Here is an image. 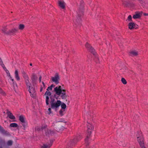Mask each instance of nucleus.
Returning a JSON list of instances; mask_svg holds the SVG:
<instances>
[{
	"label": "nucleus",
	"instance_id": "nucleus-9",
	"mask_svg": "<svg viewBox=\"0 0 148 148\" xmlns=\"http://www.w3.org/2000/svg\"><path fill=\"white\" fill-rule=\"evenodd\" d=\"M45 95H47L46 96V103L47 105H48L49 104V97H48V96H50L51 95V93L50 92L48 91L47 90L45 93Z\"/></svg>",
	"mask_w": 148,
	"mask_h": 148
},
{
	"label": "nucleus",
	"instance_id": "nucleus-41",
	"mask_svg": "<svg viewBox=\"0 0 148 148\" xmlns=\"http://www.w3.org/2000/svg\"><path fill=\"white\" fill-rule=\"evenodd\" d=\"M91 114L90 115H89V114H88L87 115L88 118H90L91 117Z\"/></svg>",
	"mask_w": 148,
	"mask_h": 148
},
{
	"label": "nucleus",
	"instance_id": "nucleus-27",
	"mask_svg": "<svg viewBox=\"0 0 148 148\" xmlns=\"http://www.w3.org/2000/svg\"><path fill=\"white\" fill-rule=\"evenodd\" d=\"M61 107L62 109H65L66 107V105L64 103H63L61 104Z\"/></svg>",
	"mask_w": 148,
	"mask_h": 148
},
{
	"label": "nucleus",
	"instance_id": "nucleus-53",
	"mask_svg": "<svg viewBox=\"0 0 148 148\" xmlns=\"http://www.w3.org/2000/svg\"><path fill=\"white\" fill-rule=\"evenodd\" d=\"M61 112V110H60V112Z\"/></svg>",
	"mask_w": 148,
	"mask_h": 148
},
{
	"label": "nucleus",
	"instance_id": "nucleus-51",
	"mask_svg": "<svg viewBox=\"0 0 148 148\" xmlns=\"http://www.w3.org/2000/svg\"><path fill=\"white\" fill-rule=\"evenodd\" d=\"M0 148H2V147H0Z\"/></svg>",
	"mask_w": 148,
	"mask_h": 148
},
{
	"label": "nucleus",
	"instance_id": "nucleus-42",
	"mask_svg": "<svg viewBox=\"0 0 148 148\" xmlns=\"http://www.w3.org/2000/svg\"><path fill=\"white\" fill-rule=\"evenodd\" d=\"M42 84L43 85V86L44 87H45V85L44 82H42Z\"/></svg>",
	"mask_w": 148,
	"mask_h": 148
},
{
	"label": "nucleus",
	"instance_id": "nucleus-7",
	"mask_svg": "<svg viewBox=\"0 0 148 148\" xmlns=\"http://www.w3.org/2000/svg\"><path fill=\"white\" fill-rule=\"evenodd\" d=\"M85 47L87 48L88 50L91 53H92L94 55H95V53L94 49L87 42L85 45Z\"/></svg>",
	"mask_w": 148,
	"mask_h": 148
},
{
	"label": "nucleus",
	"instance_id": "nucleus-19",
	"mask_svg": "<svg viewBox=\"0 0 148 148\" xmlns=\"http://www.w3.org/2000/svg\"><path fill=\"white\" fill-rule=\"evenodd\" d=\"M37 79V77L36 75L34 74L31 77V79L33 83H35Z\"/></svg>",
	"mask_w": 148,
	"mask_h": 148
},
{
	"label": "nucleus",
	"instance_id": "nucleus-43",
	"mask_svg": "<svg viewBox=\"0 0 148 148\" xmlns=\"http://www.w3.org/2000/svg\"><path fill=\"white\" fill-rule=\"evenodd\" d=\"M13 84L14 85H16V83L15 82H13Z\"/></svg>",
	"mask_w": 148,
	"mask_h": 148
},
{
	"label": "nucleus",
	"instance_id": "nucleus-47",
	"mask_svg": "<svg viewBox=\"0 0 148 148\" xmlns=\"http://www.w3.org/2000/svg\"><path fill=\"white\" fill-rule=\"evenodd\" d=\"M11 79V80H12V81L13 82H14V79Z\"/></svg>",
	"mask_w": 148,
	"mask_h": 148
},
{
	"label": "nucleus",
	"instance_id": "nucleus-24",
	"mask_svg": "<svg viewBox=\"0 0 148 148\" xmlns=\"http://www.w3.org/2000/svg\"><path fill=\"white\" fill-rule=\"evenodd\" d=\"M24 27L25 26L24 25L21 24L19 25V29L20 30H23Z\"/></svg>",
	"mask_w": 148,
	"mask_h": 148
},
{
	"label": "nucleus",
	"instance_id": "nucleus-17",
	"mask_svg": "<svg viewBox=\"0 0 148 148\" xmlns=\"http://www.w3.org/2000/svg\"><path fill=\"white\" fill-rule=\"evenodd\" d=\"M15 77L16 79L19 81L20 79V77L18 75V71L17 70H16L15 72Z\"/></svg>",
	"mask_w": 148,
	"mask_h": 148
},
{
	"label": "nucleus",
	"instance_id": "nucleus-37",
	"mask_svg": "<svg viewBox=\"0 0 148 148\" xmlns=\"http://www.w3.org/2000/svg\"><path fill=\"white\" fill-rule=\"evenodd\" d=\"M46 127L47 126L46 125L42 126L41 127V128L42 129V130H43L45 129Z\"/></svg>",
	"mask_w": 148,
	"mask_h": 148
},
{
	"label": "nucleus",
	"instance_id": "nucleus-6",
	"mask_svg": "<svg viewBox=\"0 0 148 148\" xmlns=\"http://www.w3.org/2000/svg\"><path fill=\"white\" fill-rule=\"evenodd\" d=\"M59 76L58 73H56L54 77H51L52 81L56 84H58L59 83Z\"/></svg>",
	"mask_w": 148,
	"mask_h": 148
},
{
	"label": "nucleus",
	"instance_id": "nucleus-10",
	"mask_svg": "<svg viewBox=\"0 0 148 148\" xmlns=\"http://www.w3.org/2000/svg\"><path fill=\"white\" fill-rule=\"evenodd\" d=\"M49 143H48V144H43V145L41 147V148H50L52 145L53 141L52 140H50Z\"/></svg>",
	"mask_w": 148,
	"mask_h": 148
},
{
	"label": "nucleus",
	"instance_id": "nucleus-22",
	"mask_svg": "<svg viewBox=\"0 0 148 148\" xmlns=\"http://www.w3.org/2000/svg\"><path fill=\"white\" fill-rule=\"evenodd\" d=\"M10 126L11 127H18V125L15 123H12L10 124Z\"/></svg>",
	"mask_w": 148,
	"mask_h": 148
},
{
	"label": "nucleus",
	"instance_id": "nucleus-44",
	"mask_svg": "<svg viewBox=\"0 0 148 148\" xmlns=\"http://www.w3.org/2000/svg\"><path fill=\"white\" fill-rule=\"evenodd\" d=\"M2 130V127L0 125V130Z\"/></svg>",
	"mask_w": 148,
	"mask_h": 148
},
{
	"label": "nucleus",
	"instance_id": "nucleus-46",
	"mask_svg": "<svg viewBox=\"0 0 148 148\" xmlns=\"http://www.w3.org/2000/svg\"><path fill=\"white\" fill-rule=\"evenodd\" d=\"M138 1H139V2L140 3H142V0H138Z\"/></svg>",
	"mask_w": 148,
	"mask_h": 148
},
{
	"label": "nucleus",
	"instance_id": "nucleus-11",
	"mask_svg": "<svg viewBox=\"0 0 148 148\" xmlns=\"http://www.w3.org/2000/svg\"><path fill=\"white\" fill-rule=\"evenodd\" d=\"M59 6L62 9H64L65 7V3L63 1H58Z\"/></svg>",
	"mask_w": 148,
	"mask_h": 148
},
{
	"label": "nucleus",
	"instance_id": "nucleus-40",
	"mask_svg": "<svg viewBox=\"0 0 148 148\" xmlns=\"http://www.w3.org/2000/svg\"><path fill=\"white\" fill-rule=\"evenodd\" d=\"M55 85H53V84H51V86H50L51 87V88H53V87H55Z\"/></svg>",
	"mask_w": 148,
	"mask_h": 148
},
{
	"label": "nucleus",
	"instance_id": "nucleus-5",
	"mask_svg": "<svg viewBox=\"0 0 148 148\" xmlns=\"http://www.w3.org/2000/svg\"><path fill=\"white\" fill-rule=\"evenodd\" d=\"M63 89H62L61 86H56L54 88V91L55 92L56 95L60 96L63 92Z\"/></svg>",
	"mask_w": 148,
	"mask_h": 148
},
{
	"label": "nucleus",
	"instance_id": "nucleus-26",
	"mask_svg": "<svg viewBox=\"0 0 148 148\" xmlns=\"http://www.w3.org/2000/svg\"><path fill=\"white\" fill-rule=\"evenodd\" d=\"M13 142L11 140H8L7 143V145L8 146H11Z\"/></svg>",
	"mask_w": 148,
	"mask_h": 148
},
{
	"label": "nucleus",
	"instance_id": "nucleus-30",
	"mask_svg": "<svg viewBox=\"0 0 148 148\" xmlns=\"http://www.w3.org/2000/svg\"><path fill=\"white\" fill-rule=\"evenodd\" d=\"M3 69H4V70H5V71L8 75V76H10V73L9 72V71H8L7 69L5 67H4V68Z\"/></svg>",
	"mask_w": 148,
	"mask_h": 148
},
{
	"label": "nucleus",
	"instance_id": "nucleus-18",
	"mask_svg": "<svg viewBox=\"0 0 148 148\" xmlns=\"http://www.w3.org/2000/svg\"><path fill=\"white\" fill-rule=\"evenodd\" d=\"M129 28L130 29H132L134 28L135 24L134 23L130 22L128 24Z\"/></svg>",
	"mask_w": 148,
	"mask_h": 148
},
{
	"label": "nucleus",
	"instance_id": "nucleus-48",
	"mask_svg": "<svg viewBox=\"0 0 148 148\" xmlns=\"http://www.w3.org/2000/svg\"><path fill=\"white\" fill-rule=\"evenodd\" d=\"M145 14V15H148V14Z\"/></svg>",
	"mask_w": 148,
	"mask_h": 148
},
{
	"label": "nucleus",
	"instance_id": "nucleus-45",
	"mask_svg": "<svg viewBox=\"0 0 148 148\" xmlns=\"http://www.w3.org/2000/svg\"><path fill=\"white\" fill-rule=\"evenodd\" d=\"M9 76L10 79H12L11 77V75H10V76Z\"/></svg>",
	"mask_w": 148,
	"mask_h": 148
},
{
	"label": "nucleus",
	"instance_id": "nucleus-25",
	"mask_svg": "<svg viewBox=\"0 0 148 148\" xmlns=\"http://www.w3.org/2000/svg\"><path fill=\"white\" fill-rule=\"evenodd\" d=\"M0 65L3 68H4L5 65L4 64H3L2 59L1 58H0Z\"/></svg>",
	"mask_w": 148,
	"mask_h": 148
},
{
	"label": "nucleus",
	"instance_id": "nucleus-13",
	"mask_svg": "<svg viewBox=\"0 0 148 148\" xmlns=\"http://www.w3.org/2000/svg\"><path fill=\"white\" fill-rule=\"evenodd\" d=\"M63 92L60 95V97L63 99H66L67 96L66 94V90L65 89H63Z\"/></svg>",
	"mask_w": 148,
	"mask_h": 148
},
{
	"label": "nucleus",
	"instance_id": "nucleus-49",
	"mask_svg": "<svg viewBox=\"0 0 148 148\" xmlns=\"http://www.w3.org/2000/svg\"><path fill=\"white\" fill-rule=\"evenodd\" d=\"M30 66H32V63H30Z\"/></svg>",
	"mask_w": 148,
	"mask_h": 148
},
{
	"label": "nucleus",
	"instance_id": "nucleus-38",
	"mask_svg": "<svg viewBox=\"0 0 148 148\" xmlns=\"http://www.w3.org/2000/svg\"><path fill=\"white\" fill-rule=\"evenodd\" d=\"M48 111L49 112V114L51 113V108H49L48 109Z\"/></svg>",
	"mask_w": 148,
	"mask_h": 148
},
{
	"label": "nucleus",
	"instance_id": "nucleus-12",
	"mask_svg": "<svg viewBox=\"0 0 148 148\" xmlns=\"http://www.w3.org/2000/svg\"><path fill=\"white\" fill-rule=\"evenodd\" d=\"M7 113L8 116L11 119H15V117L12 114L10 111L7 110Z\"/></svg>",
	"mask_w": 148,
	"mask_h": 148
},
{
	"label": "nucleus",
	"instance_id": "nucleus-33",
	"mask_svg": "<svg viewBox=\"0 0 148 148\" xmlns=\"http://www.w3.org/2000/svg\"><path fill=\"white\" fill-rule=\"evenodd\" d=\"M126 2L125 1H124L123 2V4L125 5V6H127L129 4V3L127 2V3H126Z\"/></svg>",
	"mask_w": 148,
	"mask_h": 148
},
{
	"label": "nucleus",
	"instance_id": "nucleus-14",
	"mask_svg": "<svg viewBox=\"0 0 148 148\" xmlns=\"http://www.w3.org/2000/svg\"><path fill=\"white\" fill-rule=\"evenodd\" d=\"M79 140V138H78V137H77L76 138V139H74L73 140H72L71 141L70 145L71 146H73L74 144L76 143L77 141H78Z\"/></svg>",
	"mask_w": 148,
	"mask_h": 148
},
{
	"label": "nucleus",
	"instance_id": "nucleus-23",
	"mask_svg": "<svg viewBox=\"0 0 148 148\" xmlns=\"http://www.w3.org/2000/svg\"><path fill=\"white\" fill-rule=\"evenodd\" d=\"M140 17V15L139 14H136L133 16V18L134 19L139 18Z\"/></svg>",
	"mask_w": 148,
	"mask_h": 148
},
{
	"label": "nucleus",
	"instance_id": "nucleus-8",
	"mask_svg": "<svg viewBox=\"0 0 148 148\" xmlns=\"http://www.w3.org/2000/svg\"><path fill=\"white\" fill-rule=\"evenodd\" d=\"M25 81L27 87L29 88L28 91H29L30 94L31 95H32V97H34L33 96V94H32V93L33 92L32 91V90H31V83H30L29 80V79L25 80Z\"/></svg>",
	"mask_w": 148,
	"mask_h": 148
},
{
	"label": "nucleus",
	"instance_id": "nucleus-32",
	"mask_svg": "<svg viewBox=\"0 0 148 148\" xmlns=\"http://www.w3.org/2000/svg\"><path fill=\"white\" fill-rule=\"evenodd\" d=\"M132 19V16L131 15H129L127 17V20L129 21H131Z\"/></svg>",
	"mask_w": 148,
	"mask_h": 148
},
{
	"label": "nucleus",
	"instance_id": "nucleus-34",
	"mask_svg": "<svg viewBox=\"0 0 148 148\" xmlns=\"http://www.w3.org/2000/svg\"><path fill=\"white\" fill-rule=\"evenodd\" d=\"M52 131H51L50 130H49V131H48V133H47V132H46V134L47 136L48 134H49V133H50L51 134H52Z\"/></svg>",
	"mask_w": 148,
	"mask_h": 148
},
{
	"label": "nucleus",
	"instance_id": "nucleus-4",
	"mask_svg": "<svg viewBox=\"0 0 148 148\" xmlns=\"http://www.w3.org/2000/svg\"><path fill=\"white\" fill-rule=\"evenodd\" d=\"M78 13L77 16V19L75 20V24L76 25L77 24L79 25L81 19V16L83 14V10H82L79 12Z\"/></svg>",
	"mask_w": 148,
	"mask_h": 148
},
{
	"label": "nucleus",
	"instance_id": "nucleus-31",
	"mask_svg": "<svg viewBox=\"0 0 148 148\" xmlns=\"http://www.w3.org/2000/svg\"><path fill=\"white\" fill-rule=\"evenodd\" d=\"M121 81L124 84H125L127 83L126 81L124 78H122Z\"/></svg>",
	"mask_w": 148,
	"mask_h": 148
},
{
	"label": "nucleus",
	"instance_id": "nucleus-20",
	"mask_svg": "<svg viewBox=\"0 0 148 148\" xmlns=\"http://www.w3.org/2000/svg\"><path fill=\"white\" fill-rule=\"evenodd\" d=\"M5 145V142L4 140L0 138V147H3Z\"/></svg>",
	"mask_w": 148,
	"mask_h": 148
},
{
	"label": "nucleus",
	"instance_id": "nucleus-2",
	"mask_svg": "<svg viewBox=\"0 0 148 148\" xmlns=\"http://www.w3.org/2000/svg\"><path fill=\"white\" fill-rule=\"evenodd\" d=\"M87 132L88 133V135L86 138L85 139V143L86 145H88V140L90 138V134H91V131L93 129V127L92 125L89 123H88L87 124Z\"/></svg>",
	"mask_w": 148,
	"mask_h": 148
},
{
	"label": "nucleus",
	"instance_id": "nucleus-35",
	"mask_svg": "<svg viewBox=\"0 0 148 148\" xmlns=\"http://www.w3.org/2000/svg\"><path fill=\"white\" fill-rule=\"evenodd\" d=\"M17 31V30L16 29H13L10 31V32L12 33H15Z\"/></svg>",
	"mask_w": 148,
	"mask_h": 148
},
{
	"label": "nucleus",
	"instance_id": "nucleus-28",
	"mask_svg": "<svg viewBox=\"0 0 148 148\" xmlns=\"http://www.w3.org/2000/svg\"><path fill=\"white\" fill-rule=\"evenodd\" d=\"M6 27H4L2 29V31L5 34H9L8 33H7L6 32Z\"/></svg>",
	"mask_w": 148,
	"mask_h": 148
},
{
	"label": "nucleus",
	"instance_id": "nucleus-36",
	"mask_svg": "<svg viewBox=\"0 0 148 148\" xmlns=\"http://www.w3.org/2000/svg\"><path fill=\"white\" fill-rule=\"evenodd\" d=\"M52 88H51V87L50 86H49L47 88V91H48L49 90H52Z\"/></svg>",
	"mask_w": 148,
	"mask_h": 148
},
{
	"label": "nucleus",
	"instance_id": "nucleus-16",
	"mask_svg": "<svg viewBox=\"0 0 148 148\" xmlns=\"http://www.w3.org/2000/svg\"><path fill=\"white\" fill-rule=\"evenodd\" d=\"M19 120L22 123L24 124H26L25 118L22 115H21L19 117Z\"/></svg>",
	"mask_w": 148,
	"mask_h": 148
},
{
	"label": "nucleus",
	"instance_id": "nucleus-52",
	"mask_svg": "<svg viewBox=\"0 0 148 148\" xmlns=\"http://www.w3.org/2000/svg\"><path fill=\"white\" fill-rule=\"evenodd\" d=\"M79 138L80 137V136H79Z\"/></svg>",
	"mask_w": 148,
	"mask_h": 148
},
{
	"label": "nucleus",
	"instance_id": "nucleus-15",
	"mask_svg": "<svg viewBox=\"0 0 148 148\" xmlns=\"http://www.w3.org/2000/svg\"><path fill=\"white\" fill-rule=\"evenodd\" d=\"M138 53L135 51H132L130 53V55L132 56H136L138 55Z\"/></svg>",
	"mask_w": 148,
	"mask_h": 148
},
{
	"label": "nucleus",
	"instance_id": "nucleus-50",
	"mask_svg": "<svg viewBox=\"0 0 148 148\" xmlns=\"http://www.w3.org/2000/svg\"><path fill=\"white\" fill-rule=\"evenodd\" d=\"M42 90V89L41 88V89H40V91L41 92Z\"/></svg>",
	"mask_w": 148,
	"mask_h": 148
},
{
	"label": "nucleus",
	"instance_id": "nucleus-39",
	"mask_svg": "<svg viewBox=\"0 0 148 148\" xmlns=\"http://www.w3.org/2000/svg\"><path fill=\"white\" fill-rule=\"evenodd\" d=\"M41 79H42V77L41 76H40L39 77V80L40 82H41Z\"/></svg>",
	"mask_w": 148,
	"mask_h": 148
},
{
	"label": "nucleus",
	"instance_id": "nucleus-3",
	"mask_svg": "<svg viewBox=\"0 0 148 148\" xmlns=\"http://www.w3.org/2000/svg\"><path fill=\"white\" fill-rule=\"evenodd\" d=\"M138 134H139V135L138 136V135H137V140L138 142L139 143V144L142 148H145L144 145L143 137L140 132H138Z\"/></svg>",
	"mask_w": 148,
	"mask_h": 148
},
{
	"label": "nucleus",
	"instance_id": "nucleus-21",
	"mask_svg": "<svg viewBox=\"0 0 148 148\" xmlns=\"http://www.w3.org/2000/svg\"><path fill=\"white\" fill-rule=\"evenodd\" d=\"M23 77L25 79V80H27L29 79V77L28 75L26 74L25 71L22 72Z\"/></svg>",
	"mask_w": 148,
	"mask_h": 148
},
{
	"label": "nucleus",
	"instance_id": "nucleus-1",
	"mask_svg": "<svg viewBox=\"0 0 148 148\" xmlns=\"http://www.w3.org/2000/svg\"><path fill=\"white\" fill-rule=\"evenodd\" d=\"M51 101L50 102L51 107L52 109H54L56 111L57 109L58 108L61 104V101L60 100H55L54 98L52 97H50Z\"/></svg>",
	"mask_w": 148,
	"mask_h": 148
},
{
	"label": "nucleus",
	"instance_id": "nucleus-29",
	"mask_svg": "<svg viewBox=\"0 0 148 148\" xmlns=\"http://www.w3.org/2000/svg\"><path fill=\"white\" fill-rule=\"evenodd\" d=\"M0 94L3 95H5V92L1 88H0Z\"/></svg>",
	"mask_w": 148,
	"mask_h": 148
}]
</instances>
